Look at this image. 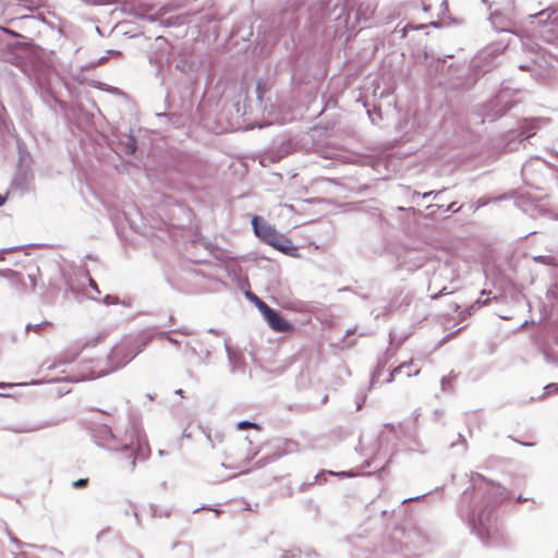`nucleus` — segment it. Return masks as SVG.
Returning <instances> with one entry per match:
<instances>
[{
  "mask_svg": "<svg viewBox=\"0 0 558 558\" xmlns=\"http://www.w3.org/2000/svg\"><path fill=\"white\" fill-rule=\"evenodd\" d=\"M470 489L462 494V504L468 502L466 510H460L461 517L466 519L472 533L483 543L497 532V509L508 498V493L501 485L488 481L480 473H472Z\"/></svg>",
  "mask_w": 558,
  "mask_h": 558,
  "instance_id": "nucleus-1",
  "label": "nucleus"
},
{
  "mask_svg": "<svg viewBox=\"0 0 558 558\" xmlns=\"http://www.w3.org/2000/svg\"><path fill=\"white\" fill-rule=\"evenodd\" d=\"M93 437L98 446L121 452L129 461L131 472L134 471L137 460L145 461L150 453L149 446L145 439H142L140 432L125 435L120 439L107 424H104L94 429Z\"/></svg>",
  "mask_w": 558,
  "mask_h": 558,
  "instance_id": "nucleus-2",
  "label": "nucleus"
},
{
  "mask_svg": "<svg viewBox=\"0 0 558 558\" xmlns=\"http://www.w3.org/2000/svg\"><path fill=\"white\" fill-rule=\"evenodd\" d=\"M151 338V336L147 335H141L135 338H124L120 343L116 344L108 354V368L92 371L88 378L104 376L110 372L123 367L145 349V347L150 342Z\"/></svg>",
  "mask_w": 558,
  "mask_h": 558,
  "instance_id": "nucleus-3",
  "label": "nucleus"
},
{
  "mask_svg": "<svg viewBox=\"0 0 558 558\" xmlns=\"http://www.w3.org/2000/svg\"><path fill=\"white\" fill-rule=\"evenodd\" d=\"M252 227L255 235L264 243L272 246L284 254H290L294 247L291 241L283 234L279 233L275 227L270 226L259 216L252 217Z\"/></svg>",
  "mask_w": 558,
  "mask_h": 558,
  "instance_id": "nucleus-4",
  "label": "nucleus"
},
{
  "mask_svg": "<svg viewBox=\"0 0 558 558\" xmlns=\"http://www.w3.org/2000/svg\"><path fill=\"white\" fill-rule=\"evenodd\" d=\"M555 12L554 9L547 8L536 14H531L530 19L532 24L536 23L539 26L538 36L558 48V15L551 19Z\"/></svg>",
  "mask_w": 558,
  "mask_h": 558,
  "instance_id": "nucleus-5",
  "label": "nucleus"
},
{
  "mask_svg": "<svg viewBox=\"0 0 558 558\" xmlns=\"http://www.w3.org/2000/svg\"><path fill=\"white\" fill-rule=\"evenodd\" d=\"M542 120L537 118L522 119L519 123L518 130L511 131L507 134V147L509 150L518 149V145H522L523 148L530 143V138L533 137L539 129Z\"/></svg>",
  "mask_w": 558,
  "mask_h": 558,
  "instance_id": "nucleus-6",
  "label": "nucleus"
},
{
  "mask_svg": "<svg viewBox=\"0 0 558 558\" xmlns=\"http://www.w3.org/2000/svg\"><path fill=\"white\" fill-rule=\"evenodd\" d=\"M151 7L147 4H138L137 7H133L130 10V14L138 20H144L149 23L159 22L165 27H170L174 25H183L189 22V17L186 15H175L170 16L163 20H159L158 14H149Z\"/></svg>",
  "mask_w": 558,
  "mask_h": 558,
  "instance_id": "nucleus-7",
  "label": "nucleus"
},
{
  "mask_svg": "<svg viewBox=\"0 0 558 558\" xmlns=\"http://www.w3.org/2000/svg\"><path fill=\"white\" fill-rule=\"evenodd\" d=\"M404 550L405 557L409 558L411 556L421 555L423 550H425L427 546V537L426 535L418 529L412 527L409 530L404 529Z\"/></svg>",
  "mask_w": 558,
  "mask_h": 558,
  "instance_id": "nucleus-8",
  "label": "nucleus"
},
{
  "mask_svg": "<svg viewBox=\"0 0 558 558\" xmlns=\"http://www.w3.org/2000/svg\"><path fill=\"white\" fill-rule=\"evenodd\" d=\"M263 317L268 326L277 332H290L294 329V326L279 311L272 307H269L263 314Z\"/></svg>",
  "mask_w": 558,
  "mask_h": 558,
  "instance_id": "nucleus-9",
  "label": "nucleus"
},
{
  "mask_svg": "<svg viewBox=\"0 0 558 558\" xmlns=\"http://www.w3.org/2000/svg\"><path fill=\"white\" fill-rule=\"evenodd\" d=\"M33 182V174L28 168L19 166L15 175L12 179V187L20 192L21 195L29 191Z\"/></svg>",
  "mask_w": 558,
  "mask_h": 558,
  "instance_id": "nucleus-10",
  "label": "nucleus"
},
{
  "mask_svg": "<svg viewBox=\"0 0 558 558\" xmlns=\"http://www.w3.org/2000/svg\"><path fill=\"white\" fill-rule=\"evenodd\" d=\"M514 105V101L509 99V93L501 90L496 98L490 101L489 107L494 110V118H499L506 114Z\"/></svg>",
  "mask_w": 558,
  "mask_h": 558,
  "instance_id": "nucleus-11",
  "label": "nucleus"
},
{
  "mask_svg": "<svg viewBox=\"0 0 558 558\" xmlns=\"http://www.w3.org/2000/svg\"><path fill=\"white\" fill-rule=\"evenodd\" d=\"M225 349L227 352L231 372L232 373H244L246 363H245L243 353L241 351L230 347L227 341H225Z\"/></svg>",
  "mask_w": 558,
  "mask_h": 558,
  "instance_id": "nucleus-12",
  "label": "nucleus"
},
{
  "mask_svg": "<svg viewBox=\"0 0 558 558\" xmlns=\"http://www.w3.org/2000/svg\"><path fill=\"white\" fill-rule=\"evenodd\" d=\"M507 17L504 19V15L501 12L496 10L490 14V21L493 25L498 27L500 31H508V26L510 25V15L514 13V4L513 1H510V3L505 8Z\"/></svg>",
  "mask_w": 558,
  "mask_h": 558,
  "instance_id": "nucleus-13",
  "label": "nucleus"
},
{
  "mask_svg": "<svg viewBox=\"0 0 558 558\" xmlns=\"http://www.w3.org/2000/svg\"><path fill=\"white\" fill-rule=\"evenodd\" d=\"M310 23L315 27L319 22L325 19L326 8L323 3H314L308 9Z\"/></svg>",
  "mask_w": 558,
  "mask_h": 558,
  "instance_id": "nucleus-14",
  "label": "nucleus"
},
{
  "mask_svg": "<svg viewBox=\"0 0 558 558\" xmlns=\"http://www.w3.org/2000/svg\"><path fill=\"white\" fill-rule=\"evenodd\" d=\"M124 137L125 140L120 138L121 144L123 145V150L128 155H133L137 149V140L132 131L125 134Z\"/></svg>",
  "mask_w": 558,
  "mask_h": 558,
  "instance_id": "nucleus-15",
  "label": "nucleus"
},
{
  "mask_svg": "<svg viewBox=\"0 0 558 558\" xmlns=\"http://www.w3.org/2000/svg\"><path fill=\"white\" fill-rule=\"evenodd\" d=\"M375 12V7L371 3H361L356 9L355 16L357 21H368Z\"/></svg>",
  "mask_w": 558,
  "mask_h": 558,
  "instance_id": "nucleus-16",
  "label": "nucleus"
},
{
  "mask_svg": "<svg viewBox=\"0 0 558 558\" xmlns=\"http://www.w3.org/2000/svg\"><path fill=\"white\" fill-rule=\"evenodd\" d=\"M541 352L544 356V360L556 367H558V352L551 348L542 347Z\"/></svg>",
  "mask_w": 558,
  "mask_h": 558,
  "instance_id": "nucleus-17",
  "label": "nucleus"
},
{
  "mask_svg": "<svg viewBox=\"0 0 558 558\" xmlns=\"http://www.w3.org/2000/svg\"><path fill=\"white\" fill-rule=\"evenodd\" d=\"M245 296L255 304L257 310L262 313V315L270 307L266 302L259 299L254 292L247 291L245 292Z\"/></svg>",
  "mask_w": 558,
  "mask_h": 558,
  "instance_id": "nucleus-18",
  "label": "nucleus"
},
{
  "mask_svg": "<svg viewBox=\"0 0 558 558\" xmlns=\"http://www.w3.org/2000/svg\"><path fill=\"white\" fill-rule=\"evenodd\" d=\"M326 474H329V475H337V476H340V477H352L354 476V472L353 471H341V472H333V471H329L328 473L326 472H319L316 476H315V482H322V481H326Z\"/></svg>",
  "mask_w": 558,
  "mask_h": 558,
  "instance_id": "nucleus-19",
  "label": "nucleus"
},
{
  "mask_svg": "<svg viewBox=\"0 0 558 558\" xmlns=\"http://www.w3.org/2000/svg\"><path fill=\"white\" fill-rule=\"evenodd\" d=\"M50 325H51V323L48 322V320H43V322L37 323V324L28 323L25 326V330H26V332L34 331V332L40 333L46 327H48Z\"/></svg>",
  "mask_w": 558,
  "mask_h": 558,
  "instance_id": "nucleus-20",
  "label": "nucleus"
},
{
  "mask_svg": "<svg viewBox=\"0 0 558 558\" xmlns=\"http://www.w3.org/2000/svg\"><path fill=\"white\" fill-rule=\"evenodd\" d=\"M488 302H489V298H487V299H485V300H481V299L476 300L472 305H470L468 308H465V310L462 312L463 316H470V315H472V313H473L474 311H476L477 308H480V307H482V306H484V305H487V304H488Z\"/></svg>",
  "mask_w": 558,
  "mask_h": 558,
  "instance_id": "nucleus-21",
  "label": "nucleus"
},
{
  "mask_svg": "<svg viewBox=\"0 0 558 558\" xmlns=\"http://www.w3.org/2000/svg\"><path fill=\"white\" fill-rule=\"evenodd\" d=\"M441 193V191H429V192H426V193H418V192H413L412 193V197H411V201L412 203H415L416 205H420L421 203L418 202V198L422 197V198H429V197H437L439 194Z\"/></svg>",
  "mask_w": 558,
  "mask_h": 558,
  "instance_id": "nucleus-22",
  "label": "nucleus"
},
{
  "mask_svg": "<svg viewBox=\"0 0 558 558\" xmlns=\"http://www.w3.org/2000/svg\"><path fill=\"white\" fill-rule=\"evenodd\" d=\"M413 362L410 361V362H404V363H401L399 366L395 367L390 374H389V377L387 379L388 383H391L393 379H395V376L400 374L404 368H412L413 367Z\"/></svg>",
  "mask_w": 558,
  "mask_h": 558,
  "instance_id": "nucleus-23",
  "label": "nucleus"
},
{
  "mask_svg": "<svg viewBox=\"0 0 558 558\" xmlns=\"http://www.w3.org/2000/svg\"><path fill=\"white\" fill-rule=\"evenodd\" d=\"M250 427L257 428V429L260 428L257 423L248 421V420L239 421L236 423V428L238 429L243 430V429H246V428H250Z\"/></svg>",
  "mask_w": 558,
  "mask_h": 558,
  "instance_id": "nucleus-24",
  "label": "nucleus"
},
{
  "mask_svg": "<svg viewBox=\"0 0 558 558\" xmlns=\"http://www.w3.org/2000/svg\"><path fill=\"white\" fill-rule=\"evenodd\" d=\"M38 548L47 550L50 554V558H63L64 557L63 551L59 550L56 547L38 546Z\"/></svg>",
  "mask_w": 558,
  "mask_h": 558,
  "instance_id": "nucleus-25",
  "label": "nucleus"
},
{
  "mask_svg": "<svg viewBox=\"0 0 558 558\" xmlns=\"http://www.w3.org/2000/svg\"><path fill=\"white\" fill-rule=\"evenodd\" d=\"M86 5H107L116 2L117 0H81Z\"/></svg>",
  "mask_w": 558,
  "mask_h": 558,
  "instance_id": "nucleus-26",
  "label": "nucleus"
},
{
  "mask_svg": "<svg viewBox=\"0 0 558 558\" xmlns=\"http://www.w3.org/2000/svg\"><path fill=\"white\" fill-rule=\"evenodd\" d=\"M265 92H266L265 83H263L262 81H258L256 84V95H257V99L259 101H262L263 95Z\"/></svg>",
  "mask_w": 558,
  "mask_h": 558,
  "instance_id": "nucleus-27",
  "label": "nucleus"
},
{
  "mask_svg": "<svg viewBox=\"0 0 558 558\" xmlns=\"http://www.w3.org/2000/svg\"><path fill=\"white\" fill-rule=\"evenodd\" d=\"M558 393V384L551 383L544 387V395Z\"/></svg>",
  "mask_w": 558,
  "mask_h": 558,
  "instance_id": "nucleus-28",
  "label": "nucleus"
},
{
  "mask_svg": "<svg viewBox=\"0 0 558 558\" xmlns=\"http://www.w3.org/2000/svg\"><path fill=\"white\" fill-rule=\"evenodd\" d=\"M170 332H171V331H168V332H166V331H160V332H158V333H157V336H158L159 338H163V339H166V340H167V341H169L170 343H173V344L178 345L180 342H179L177 339L172 338V337L169 335Z\"/></svg>",
  "mask_w": 558,
  "mask_h": 558,
  "instance_id": "nucleus-29",
  "label": "nucleus"
},
{
  "mask_svg": "<svg viewBox=\"0 0 558 558\" xmlns=\"http://www.w3.org/2000/svg\"><path fill=\"white\" fill-rule=\"evenodd\" d=\"M104 303L107 304V305H111V304H118L119 303V299L117 295H111V294H107L105 298H104Z\"/></svg>",
  "mask_w": 558,
  "mask_h": 558,
  "instance_id": "nucleus-30",
  "label": "nucleus"
},
{
  "mask_svg": "<svg viewBox=\"0 0 558 558\" xmlns=\"http://www.w3.org/2000/svg\"><path fill=\"white\" fill-rule=\"evenodd\" d=\"M87 484H88V478H78V480H76V481H74V482L72 483V486H73L74 488H77V489H78V488H84V487H86V486H87Z\"/></svg>",
  "mask_w": 558,
  "mask_h": 558,
  "instance_id": "nucleus-31",
  "label": "nucleus"
},
{
  "mask_svg": "<svg viewBox=\"0 0 558 558\" xmlns=\"http://www.w3.org/2000/svg\"><path fill=\"white\" fill-rule=\"evenodd\" d=\"M257 454V451L255 452H252V453H247L242 460H241V464L238 465L236 468H240V466H244V465H247L252 460L253 458Z\"/></svg>",
  "mask_w": 558,
  "mask_h": 558,
  "instance_id": "nucleus-32",
  "label": "nucleus"
},
{
  "mask_svg": "<svg viewBox=\"0 0 558 558\" xmlns=\"http://www.w3.org/2000/svg\"><path fill=\"white\" fill-rule=\"evenodd\" d=\"M460 209H461V206H457V203H456V202H452V203H450V204L446 207L445 211H446V213H449V211H450V213H458Z\"/></svg>",
  "mask_w": 558,
  "mask_h": 558,
  "instance_id": "nucleus-33",
  "label": "nucleus"
},
{
  "mask_svg": "<svg viewBox=\"0 0 558 558\" xmlns=\"http://www.w3.org/2000/svg\"><path fill=\"white\" fill-rule=\"evenodd\" d=\"M43 427H44V425H41V424L33 425V426H29V427L20 428V429H17V432H20V433H28V432L40 429Z\"/></svg>",
  "mask_w": 558,
  "mask_h": 558,
  "instance_id": "nucleus-34",
  "label": "nucleus"
},
{
  "mask_svg": "<svg viewBox=\"0 0 558 558\" xmlns=\"http://www.w3.org/2000/svg\"><path fill=\"white\" fill-rule=\"evenodd\" d=\"M428 494H429V492L424 493V494L418 495V496H415V497H409V498H405V499H403V500L401 501V504L403 505V504H407V502H410V501L418 500V499H421V498H423V497L427 496Z\"/></svg>",
  "mask_w": 558,
  "mask_h": 558,
  "instance_id": "nucleus-35",
  "label": "nucleus"
},
{
  "mask_svg": "<svg viewBox=\"0 0 558 558\" xmlns=\"http://www.w3.org/2000/svg\"><path fill=\"white\" fill-rule=\"evenodd\" d=\"M342 15H344V25L347 26L348 21H349V13H345V8L344 7L340 8V13L337 16V20H340Z\"/></svg>",
  "mask_w": 558,
  "mask_h": 558,
  "instance_id": "nucleus-36",
  "label": "nucleus"
},
{
  "mask_svg": "<svg viewBox=\"0 0 558 558\" xmlns=\"http://www.w3.org/2000/svg\"><path fill=\"white\" fill-rule=\"evenodd\" d=\"M380 374H381V367H380V366H378V367L375 369V372H374V374H373V376H372V385H375V383L378 380V378H379Z\"/></svg>",
  "mask_w": 558,
  "mask_h": 558,
  "instance_id": "nucleus-37",
  "label": "nucleus"
},
{
  "mask_svg": "<svg viewBox=\"0 0 558 558\" xmlns=\"http://www.w3.org/2000/svg\"><path fill=\"white\" fill-rule=\"evenodd\" d=\"M14 546L16 548H22V547H37L36 545H33V544H29V543H25V542H22L20 539H17V542L14 544Z\"/></svg>",
  "mask_w": 558,
  "mask_h": 558,
  "instance_id": "nucleus-38",
  "label": "nucleus"
},
{
  "mask_svg": "<svg viewBox=\"0 0 558 558\" xmlns=\"http://www.w3.org/2000/svg\"><path fill=\"white\" fill-rule=\"evenodd\" d=\"M487 204H488V199H486L485 197H481L476 202V209L482 208V207L486 206Z\"/></svg>",
  "mask_w": 558,
  "mask_h": 558,
  "instance_id": "nucleus-39",
  "label": "nucleus"
},
{
  "mask_svg": "<svg viewBox=\"0 0 558 558\" xmlns=\"http://www.w3.org/2000/svg\"><path fill=\"white\" fill-rule=\"evenodd\" d=\"M449 12V7L447 0H444L440 4V13L446 14Z\"/></svg>",
  "mask_w": 558,
  "mask_h": 558,
  "instance_id": "nucleus-40",
  "label": "nucleus"
},
{
  "mask_svg": "<svg viewBox=\"0 0 558 558\" xmlns=\"http://www.w3.org/2000/svg\"><path fill=\"white\" fill-rule=\"evenodd\" d=\"M450 383V377L449 376H444L440 380V385H441V388L442 390H446L447 389V385Z\"/></svg>",
  "mask_w": 558,
  "mask_h": 558,
  "instance_id": "nucleus-41",
  "label": "nucleus"
},
{
  "mask_svg": "<svg viewBox=\"0 0 558 558\" xmlns=\"http://www.w3.org/2000/svg\"><path fill=\"white\" fill-rule=\"evenodd\" d=\"M7 535H8L9 539H10V542H11L13 545H14V544L17 542V539H19V538H17L16 536H14V535L11 533V531H9V530H7Z\"/></svg>",
  "mask_w": 558,
  "mask_h": 558,
  "instance_id": "nucleus-42",
  "label": "nucleus"
},
{
  "mask_svg": "<svg viewBox=\"0 0 558 558\" xmlns=\"http://www.w3.org/2000/svg\"><path fill=\"white\" fill-rule=\"evenodd\" d=\"M7 535H8L9 539H10V542H11L13 545H14V544L17 542V539H19V538H17L16 536H14V535L11 533V531H9V530H7Z\"/></svg>",
  "mask_w": 558,
  "mask_h": 558,
  "instance_id": "nucleus-43",
  "label": "nucleus"
},
{
  "mask_svg": "<svg viewBox=\"0 0 558 558\" xmlns=\"http://www.w3.org/2000/svg\"><path fill=\"white\" fill-rule=\"evenodd\" d=\"M7 535H8L9 539H10V542H11L13 545H14V544L17 542V539H19V538H17L16 536H14V535L11 533V531H9V530H7Z\"/></svg>",
  "mask_w": 558,
  "mask_h": 558,
  "instance_id": "nucleus-44",
  "label": "nucleus"
},
{
  "mask_svg": "<svg viewBox=\"0 0 558 558\" xmlns=\"http://www.w3.org/2000/svg\"><path fill=\"white\" fill-rule=\"evenodd\" d=\"M404 372H407V376H408V377H411V376H416V375H418L420 369H418V368H415V371L412 373V372H411V368H404Z\"/></svg>",
  "mask_w": 558,
  "mask_h": 558,
  "instance_id": "nucleus-45",
  "label": "nucleus"
},
{
  "mask_svg": "<svg viewBox=\"0 0 558 558\" xmlns=\"http://www.w3.org/2000/svg\"><path fill=\"white\" fill-rule=\"evenodd\" d=\"M458 439H459V441H461V442H462V445H463L462 450H463V451H465V450H466V448H468V446H466V441H465L464 436H463L462 434H458Z\"/></svg>",
  "mask_w": 558,
  "mask_h": 558,
  "instance_id": "nucleus-46",
  "label": "nucleus"
},
{
  "mask_svg": "<svg viewBox=\"0 0 558 558\" xmlns=\"http://www.w3.org/2000/svg\"><path fill=\"white\" fill-rule=\"evenodd\" d=\"M202 509H208V507H207V506H202V507H199V508H196V509L193 511V513H196V512H198V511H199V510H202ZM209 510H214L216 513H220V510H218V509H211V508H209Z\"/></svg>",
  "mask_w": 558,
  "mask_h": 558,
  "instance_id": "nucleus-47",
  "label": "nucleus"
},
{
  "mask_svg": "<svg viewBox=\"0 0 558 558\" xmlns=\"http://www.w3.org/2000/svg\"><path fill=\"white\" fill-rule=\"evenodd\" d=\"M89 286H90V288H92V289H94L97 293H100V291H99V289H98L97 283H96L93 279H90V280H89Z\"/></svg>",
  "mask_w": 558,
  "mask_h": 558,
  "instance_id": "nucleus-48",
  "label": "nucleus"
},
{
  "mask_svg": "<svg viewBox=\"0 0 558 558\" xmlns=\"http://www.w3.org/2000/svg\"><path fill=\"white\" fill-rule=\"evenodd\" d=\"M28 278L33 282L32 290L35 291V288H36V281H35L36 276H35V274H29Z\"/></svg>",
  "mask_w": 558,
  "mask_h": 558,
  "instance_id": "nucleus-49",
  "label": "nucleus"
},
{
  "mask_svg": "<svg viewBox=\"0 0 558 558\" xmlns=\"http://www.w3.org/2000/svg\"><path fill=\"white\" fill-rule=\"evenodd\" d=\"M15 247H9V248H2L0 250V260L3 259V255L7 253V252H10L12 250H14Z\"/></svg>",
  "mask_w": 558,
  "mask_h": 558,
  "instance_id": "nucleus-50",
  "label": "nucleus"
},
{
  "mask_svg": "<svg viewBox=\"0 0 558 558\" xmlns=\"http://www.w3.org/2000/svg\"><path fill=\"white\" fill-rule=\"evenodd\" d=\"M429 25L438 28V27L442 26V22L441 21H433L429 23Z\"/></svg>",
  "mask_w": 558,
  "mask_h": 558,
  "instance_id": "nucleus-51",
  "label": "nucleus"
},
{
  "mask_svg": "<svg viewBox=\"0 0 558 558\" xmlns=\"http://www.w3.org/2000/svg\"><path fill=\"white\" fill-rule=\"evenodd\" d=\"M66 363H68V361L59 360L58 362H56L51 366H49V368H54V367H58V365H60V364H66Z\"/></svg>",
  "mask_w": 558,
  "mask_h": 558,
  "instance_id": "nucleus-52",
  "label": "nucleus"
},
{
  "mask_svg": "<svg viewBox=\"0 0 558 558\" xmlns=\"http://www.w3.org/2000/svg\"><path fill=\"white\" fill-rule=\"evenodd\" d=\"M145 398L148 400V401H154L155 398H156V395L155 393H146L145 395Z\"/></svg>",
  "mask_w": 558,
  "mask_h": 558,
  "instance_id": "nucleus-53",
  "label": "nucleus"
},
{
  "mask_svg": "<svg viewBox=\"0 0 558 558\" xmlns=\"http://www.w3.org/2000/svg\"><path fill=\"white\" fill-rule=\"evenodd\" d=\"M175 395L180 396V397H184V391L182 389H177L175 390Z\"/></svg>",
  "mask_w": 558,
  "mask_h": 558,
  "instance_id": "nucleus-54",
  "label": "nucleus"
},
{
  "mask_svg": "<svg viewBox=\"0 0 558 558\" xmlns=\"http://www.w3.org/2000/svg\"><path fill=\"white\" fill-rule=\"evenodd\" d=\"M7 33L13 35V36H20L17 33H15L14 31H11V29H8V28H3Z\"/></svg>",
  "mask_w": 558,
  "mask_h": 558,
  "instance_id": "nucleus-55",
  "label": "nucleus"
},
{
  "mask_svg": "<svg viewBox=\"0 0 558 558\" xmlns=\"http://www.w3.org/2000/svg\"><path fill=\"white\" fill-rule=\"evenodd\" d=\"M554 342L558 345V329L556 330L554 335Z\"/></svg>",
  "mask_w": 558,
  "mask_h": 558,
  "instance_id": "nucleus-56",
  "label": "nucleus"
},
{
  "mask_svg": "<svg viewBox=\"0 0 558 558\" xmlns=\"http://www.w3.org/2000/svg\"><path fill=\"white\" fill-rule=\"evenodd\" d=\"M401 33V37H405L407 36V28L403 27L402 29L399 31Z\"/></svg>",
  "mask_w": 558,
  "mask_h": 558,
  "instance_id": "nucleus-57",
  "label": "nucleus"
},
{
  "mask_svg": "<svg viewBox=\"0 0 558 558\" xmlns=\"http://www.w3.org/2000/svg\"><path fill=\"white\" fill-rule=\"evenodd\" d=\"M5 203V196L0 194V206Z\"/></svg>",
  "mask_w": 558,
  "mask_h": 558,
  "instance_id": "nucleus-58",
  "label": "nucleus"
},
{
  "mask_svg": "<svg viewBox=\"0 0 558 558\" xmlns=\"http://www.w3.org/2000/svg\"><path fill=\"white\" fill-rule=\"evenodd\" d=\"M207 439L211 442V448H215V444L213 441V438H211L210 434L207 435Z\"/></svg>",
  "mask_w": 558,
  "mask_h": 558,
  "instance_id": "nucleus-59",
  "label": "nucleus"
},
{
  "mask_svg": "<svg viewBox=\"0 0 558 558\" xmlns=\"http://www.w3.org/2000/svg\"><path fill=\"white\" fill-rule=\"evenodd\" d=\"M166 454H167V452L165 450H162V449L158 450V456L163 457Z\"/></svg>",
  "mask_w": 558,
  "mask_h": 558,
  "instance_id": "nucleus-60",
  "label": "nucleus"
},
{
  "mask_svg": "<svg viewBox=\"0 0 558 558\" xmlns=\"http://www.w3.org/2000/svg\"><path fill=\"white\" fill-rule=\"evenodd\" d=\"M527 168H529V165H524V166L522 167V174H523V175H524V174H525V172L527 171Z\"/></svg>",
  "mask_w": 558,
  "mask_h": 558,
  "instance_id": "nucleus-61",
  "label": "nucleus"
},
{
  "mask_svg": "<svg viewBox=\"0 0 558 558\" xmlns=\"http://www.w3.org/2000/svg\"><path fill=\"white\" fill-rule=\"evenodd\" d=\"M108 53H109V56H112V54H113V56H116V54H120V52H119V51H113V50H109V51H108Z\"/></svg>",
  "mask_w": 558,
  "mask_h": 558,
  "instance_id": "nucleus-62",
  "label": "nucleus"
},
{
  "mask_svg": "<svg viewBox=\"0 0 558 558\" xmlns=\"http://www.w3.org/2000/svg\"><path fill=\"white\" fill-rule=\"evenodd\" d=\"M246 442L247 445L251 444V440L248 439V437L246 436L244 439H243V444Z\"/></svg>",
  "mask_w": 558,
  "mask_h": 558,
  "instance_id": "nucleus-63",
  "label": "nucleus"
},
{
  "mask_svg": "<svg viewBox=\"0 0 558 558\" xmlns=\"http://www.w3.org/2000/svg\"><path fill=\"white\" fill-rule=\"evenodd\" d=\"M14 558H25L24 554L14 555Z\"/></svg>",
  "mask_w": 558,
  "mask_h": 558,
  "instance_id": "nucleus-64",
  "label": "nucleus"
}]
</instances>
